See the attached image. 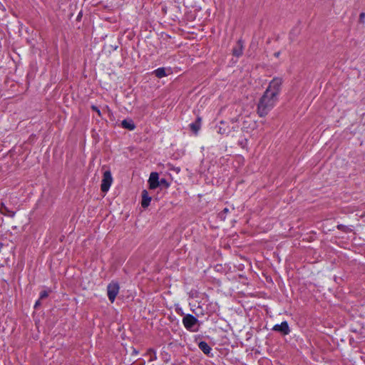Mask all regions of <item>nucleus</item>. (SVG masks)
I'll return each instance as SVG.
<instances>
[{
    "instance_id": "5",
    "label": "nucleus",
    "mask_w": 365,
    "mask_h": 365,
    "mask_svg": "<svg viewBox=\"0 0 365 365\" xmlns=\"http://www.w3.org/2000/svg\"><path fill=\"white\" fill-rule=\"evenodd\" d=\"M120 287L118 282L108 284L107 287V294L109 300L113 303L119 292Z\"/></svg>"
},
{
    "instance_id": "4",
    "label": "nucleus",
    "mask_w": 365,
    "mask_h": 365,
    "mask_svg": "<svg viewBox=\"0 0 365 365\" xmlns=\"http://www.w3.org/2000/svg\"><path fill=\"white\" fill-rule=\"evenodd\" d=\"M113 182V178L110 170H106L103 173V179L101 181V189L103 192H106L110 189Z\"/></svg>"
},
{
    "instance_id": "20",
    "label": "nucleus",
    "mask_w": 365,
    "mask_h": 365,
    "mask_svg": "<svg viewBox=\"0 0 365 365\" xmlns=\"http://www.w3.org/2000/svg\"><path fill=\"white\" fill-rule=\"evenodd\" d=\"M364 18H365V13L364 12L361 13L359 15V22L364 23Z\"/></svg>"
},
{
    "instance_id": "7",
    "label": "nucleus",
    "mask_w": 365,
    "mask_h": 365,
    "mask_svg": "<svg viewBox=\"0 0 365 365\" xmlns=\"http://www.w3.org/2000/svg\"><path fill=\"white\" fill-rule=\"evenodd\" d=\"M159 182L158 173L155 172L151 173L148 180L149 188L151 190L157 188L159 186Z\"/></svg>"
},
{
    "instance_id": "10",
    "label": "nucleus",
    "mask_w": 365,
    "mask_h": 365,
    "mask_svg": "<svg viewBox=\"0 0 365 365\" xmlns=\"http://www.w3.org/2000/svg\"><path fill=\"white\" fill-rule=\"evenodd\" d=\"M201 121L202 118L200 116H197L195 121L190 124V130L195 133L197 134L200 130L201 127Z\"/></svg>"
},
{
    "instance_id": "9",
    "label": "nucleus",
    "mask_w": 365,
    "mask_h": 365,
    "mask_svg": "<svg viewBox=\"0 0 365 365\" xmlns=\"http://www.w3.org/2000/svg\"><path fill=\"white\" fill-rule=\"evenodd\" d=\"M151 201V197L149 196L148 192L146 190L142 191V202L141 206L143 208H146L150 205Z\"/></svg>"
},
{
    "instance_id": "8",
    "label": "nucleus",
    "mask_w": 365,
    "mask_h": 365,
    "mask_svg": "<svg viewBox=\"0 0 365 365\" xmlns=\"http://www.w3.org/2000/svg\"><path fill=\"white\" fill-rule=\"evenodd\" d=\"M243 51V41L239 39L237 42L236 46L232 49V55L236 57H240L242 55Z\"/></svg>"
},
{
    "instance_id": "18",
    "label": "nucleus",
    "mask_w": 365,
    "mask_h": 365,
    "mask_svg": "<svg viewBox=\"0 0 365 365\" xmlns=\"http://www.w3.org/2000/svg\"><path fill=\"white\" fill-rule=\"evenodd\" d=\"M170 185V184L168 183V182L167 181L166 179L165 178H161L160 180V182H159V186H163L164 187H168Z\"/></svg>"
},
{
    "instance_id": "2",
    "label": "nucleus",
    "mask_w": 365,
    "mask_h": 365,
    "mask_svg": "<svg viewBox=\"0 0 365 365\" xmlns=\"http://www.w3.org/2000/svg\"><path fill=\"white\" fill-rule=\"evenodd\" d=\"M282 84V79L280 78H274L269 83V86L264 91L265 93L271 95L275 98H278V96L281 91V86Z\"/></svg>"
},
{
    "instance_id": "25",
    "label": "nucleus",
    "mask_w": 365,
    "mask_h": 365,
    "mask_svg": "<svg viewBox=\"0 0 365 365\" xmlns=\"http://www.w3.org/2000/svg\"><path fill=\"white\" fill-rule=\"evenodd\" d=\"M219 133H223V130H221V128H220Z\"/></svg>"
},
{
    "instance_id": "14",
    "label": "nucleus",
    "mask_w": 365,
    "mask_h": 365,
    "mask_svg": "<svg viewBox=\"0 0 365 365\" xmlns=\"http://www.w3.org/2000/svg\"><path fill=\"white\" fill-rule=\"evenodd\" d=\"M155 76L159 78L167 76L165 68L163 67L158 68L153 72Z\"/></svg>"
},
{
    "instance_id": "6",
    "label": "nucleus",
    "mask_w": 365,
    "mask_h": 365,
    "mask_svg": "<svg viewBox=\"0 0 365 365\" xmlns=\"http://www.w3.org/2000/svg\"><path fill=\"white\" fill-rule=\"evenodd\" d=\"M272 330L279 332L283 335H287L290 332V329L287 321L282 322L280 324H275Z\"/></svg>"
},
{
    "instance_id": "1",
    "label": "nucleus",
    "mask_w": 365,
    "mask_h": 365,
    "mask_svg": "<svg viewBox=\"0 0 365 365\" xmlns=\"http://www.w3.org/2000/svg\"><path fill=\"white\" fill-rule=\"evenodd\" d=\"M277 101L278 98L264 92L257 104V113L258 115L261 118L265 117L274 107Z\"/></svg>"
},
{
    "instance_id": "16",
    "label": "nucleus",
    "mask_w": 365,
    "mask_h": 365,
    "mask_svg": "<svg viewBox=\"0 0 365 365\" xmlns=\"http://www.w3.org/2000/svg\"><path fill=\"white\" fill-rule=\"evenodd\" d=\"M230 212V210L227 207L224 208L219 214L218 217L221 220H225L226 219L227 214Z\"/></svg>"
},
{
    "instance_id": "24",
    "label": "nucleus",
    "mask_w": 365,
    "mask_h": 365,
    "mask_svg": "<svg viewBox=\"0 0 365 365\" xmlns=\"http://www.w3.org/2000/svg\"><path fill=\"white\" fill-rule=\"evenodd\" d=\"M177 312H178V314H183V313H182V309H179V310H178V309H177Z\"/></svg>"
},
{
    "instance_id": "22",
    "label": "nucleus",
    "mask_w": 365,
    "mask_h": 365,
    "mask_svg": "<svg viewBox=\"0 0 365 365\" xmlns=\"http://www.w3.org/2000/svg\"><path fill=\"white\" fill-rule=\"evenodd\" d=\"M279 55H280V52H279V51L276 52V53H274V56L276 58H278V57L279 56Z\"/></svg>"
},
{
    "instance_id": "3",
    "label": "nucleus",
    "mask_w": 365,
    "mask_h": 365,
    "mask_svg": "<svg viewBox=\"0 0 365 365\" xmlns=\"http://www.w3.org/2000/svg\"><path fill=\"white\" fill-rule=\"evenodd\" d=\"M182 324L185 329L190 331H197L198 330V319L192 314L185 315L182 319Z\"/></svg>"
},
{
    "instance_id": "21",
    "label": "nucleus",
    "mask_w": 365,
    "mask_h": 365,
    "mask_svg": "<svg viewBox=\"0 0 365 365\" xmlns=\"http://www.w3.org/2000/svg\"><path fill=\"white\" fill-rule=\"evenodd\" d=\"M40 304H41V302H40V300L38 299V300L36 302V304H35V305H34V308H37Z\"/></svg>"
},
{
    "instance_id": "12",
    "label": "nucleus",
    "mask_w": 365,
    "mask_h": 365,
    "mask_svg": "<svg viewBox=\"0 0 365 365\" xmlns=\"http://www.w3.org/2000/svg\"><path fill=\"white\" fill-rule=\"evenodd\" d=\"M121 125L123 128L128 129L129 130H133L135 128V125L132 120H123L121 122Z\"/></svg>"
},
{
    "instance_id": "26",
    "label": "nucleus",
    "mask_w": 365,
    "mask_h": 365,
    "mask_svg": "<svg viewBox=\"0 0 365 365\" xmlns=\"http://www.w3.org/2000/svg\"><path fill=\"white\" fill-rule=\"evenodd\" d=\"M219 133H223V130H221V128H220Z\"/></svg>"
},
{
    "instance_id": "27",
    "label": "nucleus",
    "mask_w": 365,
    "mask_h": 365,
    "mask_svg": "<svg viewBox=\"0 0 365 365\" xmlns=\"http://www.w3.org/2000/svg\"><path fill=\"white\" fill-rule=\"evenodd\" d=\"M133 352H134L135 354H138V351H135V349H134Z\"/></svg>"
},
{
    "instance_id": "11",
    "label": "nucleus",
    "mask_w": 365,
    "mask_h": 365,
    "mask_svg": "<svg viewBox=\"0 0 365 365\" xmlns=\"http://www.w3.org/2000/svg\"><path fill=\"white\" fill-rule=\"evenodd\" d=\"M198 347L205 354L210 356L212 348L206 341H200L198 344Z\"/></svg>"
},
{
    "instance_id": "13",
    "label": "nucleus",
    "mask_w": 365,
    "mask_h": 365,
    "mask_svg": "<svg viewBox=\"0 0 365 365\" xmlns=\"http://www.w3.org/2000/svg\"><path fill=\"white\" fill-rule=\"evenodd\" d=\"M0 212L1 214L11 217H14L15 215V212L9 210V208L5 206L4 203L1 204Z\"/></svg>"
},
{
    "instance_id": "15",
    "label": "nucleus",
    "mask_w": 365,
    "mask_h": 365,
    "mask_svg": "<svg viewBox=\"0 0 365 365\" xmlns=\"http://www.w3.org/2000/svg\"><path fill=\"white\" fill-rule=\"evenodd\" d=\"M337 229L345 232V233H349V232H351L352 231V229L350 228L349 227L346 226V225H337Z\"/></svg>"
},
{
    "instance_id": "17",
    "label": "nucleus",
    "mask_w": 365,
    "mask_h": 365,
    "mask_svg": "<svg viewBox=\"0 0 365 365\" xmlns=\"http://www.w3.org/2000/svg\"><path fill=\"white\" fill-rule=\"evenodd\" d=\"M50 290H43L40 292V297H39V300H42L46 297H48L49 293H50Z\"/></svg>"
},
{
    "instance_id": "23",
    "label": "nucleus",
    "mask_w": 365,
    "mask_h": 365,
    "mask_svg": "<svg viewBox=\"0 0 365 365\" xmlns=\"http://www.w3.org/2000/svg\"><path fill=\"white\" fill-rule=\"evenodd\" d=\"M148 352H149L150 354L153 353V354H155V350H154V349H150L148 350Z\"/></svg>"
},
{
    "instance_id": "19",
    "label": "nucleus",
    "mask_w": 365,
    "mask_h": 365,
    "mask_svg": "<svg viewBox=\"0 0 365 365\" xmlns=\"http://www.w3.org/2000/svg\"><path fill=\"white\" fill-rule=\"evenodd\" d=\"M91 108L93 111L96 112L99 116H101V111H100L99 108H98L96 106L92 105V106H91Z\"/></svg>"
}]
</instances>
